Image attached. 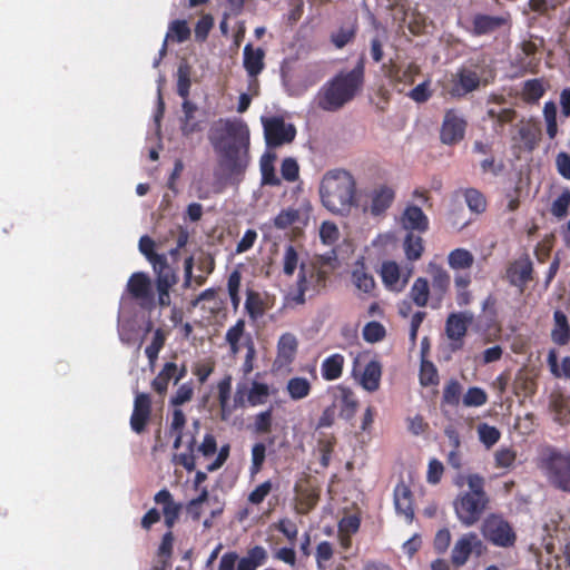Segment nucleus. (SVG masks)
I'll return each instance as SVG.
<instances>
[{"instance_id":"1","label":"nucleus","mask_w":570,"mask_h":570,"mask_svg":"<svg viewBox=\"0 0 570 570\" xmlns=\"http://www.w3.org/2000/svg\"><path fill=\"white\" fill-rule=\"evenodd\" d=\"M208 139L218 155L216 175L238 185L250 163L248 126L242 119H220L212 127Z\"/></svg>"},{"instance_id":"2","label":"nucleus","mask_w":570,"mask_h":570,"mask_svg":"<svg viewBox=\"0 0 570 570\" xmlns=\"http://www.w3.org/2000/svg\"><path fill=\"white\" fill-rule=\"evenodd\" d=\"M355 193L356 180L345 169L328 170L320 184L322 204L333 214L348 215L352 207L357 204Z\"/></svg>"},{"instance_id":"3","label":"nucleus","mask_w":570,"mask_h":570,"mask_svg":"<svg viewBox=\"0 0 570 570\" xmlns=\"http://www.w3.org/2000/svg\"><path fill=\"white\" fill-rule=\"evenodd\" d=\"M363 83V66L338 73L320 92L318 106L326 111H336L353 99Z\"/></svg>"},{"instance_id":"4","label":"nucleus","mask_w":570,"mask_h":570,"mask_svg":"<svg viewBox=\"0 0 570 570\" xmlns=\"http://www.w3.org/2000/svg\"><path fill=\"white\" fill-rule=\"evenodd\" d=\"M540 469L554 488L570 493V454L548 451L540 460Z\"/></svg>"},{"instance_id":"5","label":"nucleus","mask_w":570,"mask_h":570,"mask_svg":"<svg viewBox=\"0 0 570 570\" xmlns=\"http://www.w3.org/2000/svg\"><path fill=\"white\" fill-rule=\"evenodd\" d=\"M481 531L483 537L495 547L510 548L517 540L511 524L498 514L487 517Z\"/></svg>"},{"instance_id":"6","label":"nucleus","mask_w":570,"mask_h":570,"mask_svg":"<svg viewBox=\"0 0 570 570\" xmlns=\"http://www.w3.org/2000/svg\"><path fill=\"white\" fill-rule=\"evenodd\" d=\"M269 386L266 383L244 379L236 385L234 395V407H244L246 403L250 406L262 405L267 402Z\"/></svg>"},{"instance_id":"7","label":"nucleus","mask_w":570,"mask_h":570,"mask_svg":"<svg viewBox=\"0 0 570 570\" xmlns=\"http://www.w3.org/2000/svg\"><path fill=\"white\" fill-rule=\"evenodd\" d=\"M157 274L158 304L161 307L170 305L169 289L177 283L173 268L167 263L164 254H156L148 261Z\"/></svg>"},{"instance_id":"8","label":"nucleus","mask_w":570,"mask_h":570,"mask_svg":"<svg viewBox=\"0 0 570 570\" xmlns=\"http://www.w3.org/2000/svg\"><path fill=\"white\" fill-rule=\"evenodd\" d=\"M488 502L489 498L462 493L454 501L455 514L465 527H471L479 521Z\"/></svg>"},{"instance_id":"9","label":"nucleus","mask_w":570,"mask_h":570,"mask_svg":"<svg viewBox=\"0 0 570 570\" xmlns=\"http://www.w3.org/2000/svg\"><path fill=\"white\" fill-rule=\"evenodd\" d=\"M262 124L265 140L269 147L289 144L296 136L294 125L286 122L282 117H262Z\"/></svg>"},{"instance_id":"10","label":"nucleus","mask_w":570,"mask_h":570,"mask_svg":"<svg viewBox=\"0 0 570 570\" xmlns=\"http://www.w3.org/2000/svg\"><path fill=\"white\" fill-rule=\"evenodd\" d=\"M380 273L382 282L389 291L401 293L409 283L413 273V267H402L393 261H386L382 263Z\"/></svg>"},{"instance_id":"11","label":"nucleus","mask_w":570,"mask_h":570,"mask_svg":"<svg viewBox=\"0 0 570 570\" xmlns=\"http://www.w3.org/2000/svg\"><path fill=\"white\" fill-rule=\"evenodd\" d=\"M466 120L455 109H449L444 114L440 138L445 145H455L464 138Z\"/></svg>"},{"instance_id":"12","label":"nucleus","mask_w":570,"mask_h":570,"mask_svg":"<svg viewBox=\"0 0 570 570\" xmlns=\"http://www.w3.org/2000/svg\"><path fill=\"white\" fill-rule=\"evenodd\" d=\"M127 289L129 294L138 302L139 306L145 309H151L156 305L155 295L149 277L144 273H134L128 283Z\"/></svg>"},{"instance_id":"13","label":"nucleus","mask_w":570,"mask_h":570,"mask_svg":"<svg viewBox=\"0 0 570 570\" xmlns=\"http://www.w3.org/2000/svg\"><path fill=\"white\" fill-rule=\"evenodd\" d=\"M473 322V314L470 312L451 313L445 322V333L451 341V350L462 348L463 338L469 325Z\"/></svg>"},{"instance_id":"14","label":"nucleus","mask_w":570,"mask_h":570,"mask_svg":"<svg viewBox=\"0 0 570 570\" xmlns=\"http://www.w3.org/2000/svg\"><path fill=\"white\" fill-rule=\"evenodd\" d=\"M368 200L364 204L358 203L363 213H370L372 216L384 214L394 200V190L385 185L373 188L367 194Z\"/></svg>"},{"instance_id":"15","label":"nucleus","mask_w":570,"mask_h":570,"mask_svg":"<svg viewBox=\"0 0 570 570\" xmlns=\"http://www.w3.org/2000/svg\"><path fill=\"white\" fill-rule=\"evenodd\" d=\"M482 83L479 73L470 68L462 67L452 75L449 95L453 98H461L475 91Z\"/></svg>"},{"instance_id":"16","label":"nucleus","mask_w":570,"mask_h":570,"mask_svg":"<svg viewBox=\"0 0 570 570\" xmlns=\"http://www.w3.org/2000/svg\"><path fill=\"white\" fill-rule=\"evenodd\" d=\"M483 543L474 532L463 534L454 544L451 553V560L456 567L465 564L470 554L475 552L481 554Z\"/></svg>"},{"instance_id":"17","label":"nucleus","mask_w":570,"mask_h":570,"mask_svg":"<svg viewBox=\"0 0 570 570\" xmlns=\"http://www.w3.org/2000/svg\"><path fill=\"white\" fill-rule=\"evenodd\" d=\"M386 78L394 85L399 91H403L406 86L414 82L415 77L420 73V67L410 62L406 65L390 63L383 66Z\"/></svg>"},{"instance_id":"18","label":"nucleus","mask_w":570,"mask_h":570,"mask_svg":"<svg viewBox=\"0 0 570 570\" xmlns=\"http://www.w3.org/2000/svg\"><path fill=\"white\" fill-rule=\"evenodd\" d=\"M429 273L432 278L431 307L438 309L450 288L451 278L444 268L432 263L429 264Z\"/></svg>"},{"instance_id":"19","label":"nucleus","mask_w":570,"mask_h":570,"mask_svg":"<svg viewBox=\"0 0 570 570\" xmlns=\"http://www.w3.org/2000/svg\"><path fill=\"white\" fill-rule=\"evenodd\" d=\"M187 374V367L185 364L177 365L174 362H167L164 364L160 372L151 382V387L159 395H164L167 390L170 381H174L177 384L180 380H183Z\"/></svg>"},{"instance_id":"20","label":"nucleus","mask_w":570,"mask_h":570,"mask_svg":"<svg viewBox=\"0 0 570 570\" xmlns=\"http://www.w3.org/2000/svg\"><path fill=\"white\" fill-rule=\"evenodd\" d=\"M327 273L315 264L301 263L297 282L307 292H317L325 286Z\"/></svg>"},{"instance_id":"21","label":"nucleus","mask_w":570,"mask_h":570,"mask_svg":"<svg viewBox=\"0 0 570 570\" xmlns=\"http://www.w3.org/2000/svg\"><path fill=\"white\" fill-rule=\"evenodd\" d=\"M245 321L238 320L235 325L229 327L225 334V342L229 346L232 355H237L243 347L248 351V346H255L252 335L245 330Z\"/></svg>"},{"instance_id":"22","label":"nucleus","mask_w":570,"mask_h":570,"mask_svg":"<svg viewBox=\"0 0 570 570\" xmlns=\"http://www.w3.org/2000/svg\"><path fill=\"white\" fill-rule=\"evenodd\" d=\"M151 412V400L146 393L136 392L134 410L130 417V426L136 433H141L149 420Z\"/></svg>"},{"instance_id":"23","label":"nucleus","mask_w":570,"mask_h":570,"mask_svg":"<svg viewBox=\"0 0 570 570\" xmlns=\"http://www.w3.org/2000/svg\"><path fill=\"white\" fill-rule=\"evenodd\" d=\"M532 262L528 256H522L510 264L505 277L513 286L523 288L532 278Z\"/></svg>"},{"instance_id":"24","label":"nucleus","mask_w":570,"mask_h":570,"mask_svg":"<svg viewBox=\"0 0 570 570\" xmlns=\"http://www.w3.org/2000/svg\"><path fill=\"white\" fill-rule=\"evenodd\" d=\"M351 279L356 289L365 295H372L375 289V279L365 266L364 258H358L352 266Z\"/></svg>"},{"instance_id":"25","label":"nucleus","mask_w":570,"mask_h":570,"mask_svg":"<svg viewBox=\"0 0 570 570\" xmlns=\"http://www.w3.org/2000/svg\"><path fill=\"white\" fill-rule=\"evenodd\" d=\"M309 213L307 209L286 208L279 212L274 218L275 227L285 229L294 226L299 229L308 224Z\"/></svg>"},{"instance_id":"26","label":"nucleus","mask_w":570,"mask_h":570,"mask_svg":"<svg viewBox=\"0 0 570 570\" xmlns=\"http://www.w3.org/2000/svg\"><path fill=\"white\" fill-rule=\"evenodd\" d=\"M394 505L396 512L403 515L406 521L411 522L413 520L412 492L403 482L399 483L394 489Z\"/></svg>"},{"instance_id":"27","label":"nucleus","mask_w":570,"mask_h":570,"mask_svg":"<svg viewBox=\"0 0 570 570\" xmlns=\"http://www.w3.org/2000/svg\"><path fill=\"white\" fill-rule=\"evenodd\" d=\"M265 51L261 48H253L250 43H247L243 52V65L245 70L250 77L259 75L264 67Z\"/></svg>"},{"instance_id":"28","label":"nucleus","mask_w":570,"mask_h":570,"mask_svg":"<svg viewBox=\"0 0 570 570\" xmlns=\"http://www.w3.org/2000/svg\"><path fill=\"white\" fill-rule=\"evenodd\" d=\"M298 342L294 334L284 333L277 342V362L281 365L289 364L297 353Z\"/></svg>"},{"instance_id":"29","label":"nucleus","mask_w":570,"mask_h":570,"mask_svg":"<svg viewBox=\"0 0 570 570\" xmlns=\"http://www.w3.org/2000/svg\"><path fill=\"white\" fill-rule=\"evenodd\" d=\"M402 226L405 229L424 232L428 229L429 219L423 210L417 206H409L402 216Z\"/></svg>"},{"instance_id":"30","label":"nucleus","mask_w":570,"mask_h":570,"mask_svg":"<svg viewBox=\"0 0 570 570\" xmlns=\"http://www.w3.org/2000/svg\"><path fill=\"white\" fill-rule=\"evenodd\" d=\"M345 358L335 353L327 356L321 365V374L325 381H335L342 376Z\"/></svg>"},{"instance_id":"31","label":"nucleus","mask_w":570,"mask_h":570,"mask_svg":"<svg viewBox=\"0 0 570 570\" xmlns=\"http://www.w3.org/2000/svg\"><path fill=\"white\" fill-rule=\"evenodd\" d=\"M340 403L341 416L350 420L356 412L357 400L354 393L345 386H337L335 392V402Z\"/></svg>"},{"instance_id":"32","label":"nucleus","mask_w":570,"mask_h":570,"mask_svg":"<svg viewBox=\"0 0 570 570\" xmlns=\"http://www.w3.org/2000/svg\"><path fill=\"white\" fill-rule=\"evenodd\" d=\"M409 296L417 307H425L429 303L431 304L429 281L424 277H417L410 288Z\"/></svg>"},{"instance_id":"33","label":"nucleus","mask_w":570,"mask_h":570,"mask_svg":"<svg viewBox=\"0 0 570 570\" xmlns=\"http://www.w3.org/2000/svg\"><path fill=\"white\" fill-rule=\"evenodd\" d=\"M553 328L551 331V340L558 345H566L570 340V325L567 315L561 311L553 314Z\"/></svg>"},{"instance_id":"34","label":"nucleus","mask_w":570,"mask_h":570,"mask_svg":"<svg viewBox=\"0 0 570 570\" xmlns=\"http://www.w3.org/2000/svg\"><path fill=\"white\" fill-rule=\"evenodd\" d=\"M190 36V29L187 26V22L185 20H174L170 22L168 27V31L166 33L164 43L160 49V56L166 55L167 50V42L169 40L176 41V42H184L186 41Z\"/></svg>"},{"instance_id":"35","label":"nucleus","mask_w":570,"mask_h":570,"mask_svg":"<svg viewBox=\"0 0 570 570\" xmlns=\"http://www.w3.org/2000/svg\"><path fill=\"white\" fill-rule=\"evenodd\" d=\"M382 368L377 361H371L366 364L360 383L362 387L368 392H374L380 386Z\"/></svg>"},{"instance_id":"36","label":"nucleus","mask_w":570,"mask_h":570,"mask_svg":"<svg viewBox=\"0 0 570 570\" xmlns=\"http://www.w3.org/2000/svg\"><path fill=\"white\" fill-rule=\"evenodd\" d=\"M503 17L478 14L473 19V32L474 35H487L505 23Z\"/></svg>"},{"instance_id":"37","label":"nucleus","mask_w":570,"mask_h":570,"mask_svg":"<svg viewBox=\"0 0 570 570\" xmlns=\"http://www.w3.org/2000/svg\"><path fill=\"white\" fill-rule=\"evenodd\" d=\"M275 154L265 153L259 160V168L262 173V184L277 186L281 184L279 178L275 175L274 161Z\"/></svg>"},{"instance_id":"38","label":"nucleus","mask_w":570,"mask_h":570,"mask_svg":"<svg viewBox=\"0 0 570 570\" xmlns=\"http://www.w3.org/2000/svg\"><path fill=\"white\" fill-rule=\"evenodd\" d=\"M286 391L292 400L298 401L308 396L311 392V383L305 377H292L287 382Z\"/></svg>"},{"instance_id":"39","label":"nucleus","mask_w":570,"mask_h":570,"mask_svg":"<svg viewBox=\"0 0 570 570\" xmlns=\"http://www.w3.org/2000/svg\"><path fill=\"white\" fill-rule=\"evenodd\" d=\"M307 291L299 286V283L296 282V285L293 287H289L283 298V308L284 309H295L298 306H302L305 304L306 298L305 294Z\"/></svg>"},{"instance_id":"40","label":"nucleus","mask_w":570,"mask_h":570,"mask_svg":"<svg viewBox=\"0 0 570 570\" xmlns=\"http://www.w3.org/2000/svg\"><path fill=\"white\" fill-rule=\"evenodd\" d=\"M448 263L453 269H468L474 263L473 255L464 248H456L450 252Z\"/></svg>"},{"instance_id":"41","label":"nucleus","mask_w":570,"mask_h":570,"mask_svg":"<svg viewBox=\"0 0 570 570\" xmlns=\"http://www.w3.org/2000/svg\"><path fill=\"white\" fill-rule=\"evenodd\" d=\"M245 309L253 321H256L264 315V302L258 293L253 291L247 292Z\"/></svg>"},{"instance_id":"42","label":"nucleus","mask_w":570,"mask_h":570,"mask_svg":"<svg viewBox=\"0 0 570 570\" xmlns=\"http://www.w3.org/2000/svg\"><path fill=\"white\" fill-rule=\"evenodd\" d=\"M190 89V66L187 62H180L177 69V92L186 99Z\"/></svg>"},{"instance_id":"43","label":"nucleus","mask_w":570,"mask_h":570,"mask_svg":"<svg viewBox=\"0 0 570 570\" xmlns=\"http://www.w3.org/2000/svg\"><path fill=\"white\" fill-rule=\"evenodd\" d=\"M476 431L480 442L487 449L493 446L500 440L501 436V433L497 428L491 426L487 423H480L476 428Z\"/></svg>"},{"instance_id":"44","label":"nucleus","mask_w":570,"mask_h":570,"mask_svg":"<svg viewBox=\"0 0 570 570\" xmlns=\"http://www.w3.org/2000/svg\"><path fill=\"white\" fill-rule=\"evenodd\" d=\"M195 444L196 439L194 435H191L187 443V451L175 454L173 459L174 463L184 466L187 471H193L195 469Z\"/></svg>"},{"instance_id":"45","label":"nucleus","mask_w":570,"mask_h":570,"mask_svg":"<svg viewBox=\"0 0 570 570\" xmlns=\"http://www.w3.org/2000/svg\"><path fill=\"white\" fill-rule=\"evenodd\" d=\"M404 252L409 261H417L423 253L422 238L413 234H409L404 240Z\"/></svg>"},{"instance_id":"46","label":"nucleus","mask_w":570,"mask_h":570,"mask_svg":"<svg viewBox=\"0 0 570 570\" xmlns=\"http://www.w3.org/2000/svg\"><path fill=\"white\" fill-rule=\"evenodd\" d=\"M464 198H465V203L471 212H473L475 214H480L485 210V207H487L485 198L479 190H476L474 188L466 189L464 191Z\"/></svg>"},{"instance_id":"47","label":"nucleus","mask_w":570,"mask_h":570,"mask_svg":"<svg viewBox=\"0 0 570 570\" xmlns=\"http://www.w3.org/2000/svg\"><path fill=\"white\" fill-rule=\"evenodd\" d=\"M355 32L356 28L353 23L342 26L340 29L332 33V42L336 48H343L354 38Z\"/></svg>"},{"instance_id":"48","label":"nucleus","mask_w":570,"mask_h":570,"mask_svg":"<svg viewBox=\"0 0 570 570\" xmlns=\"http://www.w3.org/2000/svg\"><path fill=\"white\" fill-rule=\"evenodd\" d=\"M266 458V446L264 443H255L252 448V464L249 472L252 476H255L263 468Z\"/></svg>"},{"instance_id":"49","label":"nucleus","mask_w":570,"mask_h":570,"mask_svg":"<svg viewBox=\"0 0 570 570\" xmlns=\"http://www.w3.org/2000/svg\"><path fill=\"white\" fill-rule=\"evenodd\" d=\"M488 401V395L485 393L484 390H482L481 387H476V386H473V387H470L466 393L464 394L463 396V404L465 406H482L487 403Z\"/></svg>"},{"instance_id":"50","label":"nucleus","mask_w":570,"mask_h":570,"mask_svg":"<svg viewBox=\"0 0 570 570\" xmlns=\"http://www.w3.org/2000/svg\"><path fill=\"white\" fill-rule=\"evenodd\" d=\"M548 364L552 374L556 376H566L570 379V356H567L561 362V367L558 366V357L554 351H550L548 354Z\"/></svg>"},{"instance_id":"51","label":"nucleus","mask_w":570,"mask_h":570,"mask_svg":"<svg viewBox=\"0 0 570 570\" xmlns=\"http://www.w3.org/2000/svg\"><path fill=\"white\" fill-rule=\"evenodd\" d=\"M298 265V254L295 248L289 245L285 248L283 255V272L287 276H292Z\"/></svg>"},{"instance_id":"52","label":"nucleus","mask_w":570,"mask_h":570,"mask_svg":"<svg viewBox=\"0 0 570 570\" xmlns=\"http://www.w3.org/2000/svg\"><path fill=\"white\" fill-rule=\"evenodd\" d=\"M194 395V386L191 382L181 384L170 399V403L175 406L183 405L191 400Z\"/></svg>"},{"instance_id":"53","label":"nucleus","mask_w":570,"mask_h":570,"mask_svg":"<svg viewBox=\"0 0 570 570\" xmlns=\"http://www.w3.org/2000/svg\"><path fill=\"white\" fill-rule=\"evenodd\" d=\"M570 205V190L564 189L558 198L552 203L551 213L558 218H562L567 215L568 207Z\"/></svg>"},{"instance_id":"54","label":"nucleus","mask_w":570,"mask_h":570,"mask_svg":"<svg viewBox=\"0 0 570 570\" xmlns=\"http://www.w3.org/2000/svg\"><path fill=\"white\" fill-rule=\"evenodd\" d=\"M340 236L337 226L332 222H324L320 228V237L323 244L333 245Z\"/></svg>"},{"instance_id":"55","label":"nucleus","mask_w":570,"mask_h":570,"mask_svg":"<svg viewBox=\"0 0 570 570\" xmlns=\"http://www.w3.org/2000/svg\"><path fill=\"white\" fill-rule=\"evenodd\" d=\"M385 335V328L377 322H370L363 330V337L366 342L375 343L381 341Z\"/></svg>"},{"instance_id":"56","label":"nucleus","mask_w":570,"mask_h":570,"mask_svg":"<svg viewBox=\"0 0 570 570\" xmlns=\"http://www.w3.org/2000/svg\"><path fill=\"white\" fill-rule=\"evenodd\" d=\"M461 390V384L458 381H450L443 390V401L450 405H458Z\"/></svg>"},{"instance_id":"57","label":"nucleus","mask_w":570,"mask_h":570,"mask_svg":"<svg viewBox=\"0 0 570 570\" xmlns=\"http://www.w3.org/2000/svg\"><path fill=\"white\" fill-rule=\"evenodd\" d=\"M469 491L468 494H473L480 498H488L484 491V479L479 474H470L466 478Z\"/></svg>"},{"instance_id":"58","label":"nucleus","mask_w":570,"mask_h":570,"mask_svg":"<svg viewBox=\"0 0 570 570\" xmlns=\"http://www.w3.org/2000/svg\"><path fill=\"white\" fill-rule=\"evenodd\" d=\"M299 167L294 158H285L281 166L282 177L287 181H295L298 177Z\"/></svg>"},{"instance_id":"59","label":"nucleus","mask_w":570,"mask_h":570,"mask_svg":"<svg viewBox=\"0 0 570 570\" xmlns=\"http://www.w3.org/2000/svg\"><path fill=\"white\" fill-rule=\"evenodd\" d=\"M272 488L273 485L271 481L263 482L249 493L248 501L252 504L262 503L265 500V498L271 493Z\"/></svg>"},{"instance_id":"60","label":"nucleus","mask_w":570,"mask_h":570,"mask_svg":"<svg viewBox=\"0 0 570 570\" xmlns=\"http://www.w3.org/2000/svg\"><path fill=\"white\" fill-rule=\"evenodd\" d=\"M409 97L419 104L428 101L431 97L430 81L426 80L419 83L409 92Z\"/></svg>"},{"instance_id":"61","label":"nucleus","mask_w":570,"mask_h":570,"mask_svg":"<svg viewBox=\"0 0 570 570\" xmlns=\"http://www.w3.org/2000/svg\"><path fill=\"white\" fill-rule=\"evenodd\" d=\"M255 431L258 433H267L272 428V410L258 413L254 421Z\"/></svg>"},{"instance_id":"62","label":"nucleus","mask_w":570,"mask_h":570,"mask_svg":"<svg viewBox=\"0 0 570 570\" xmlns=\"http://www.w3.org/2000/svg\"><path fill=\"white\" fill-rule=\"evenodd\" d=\"M544 92L543 85L538 79L528 80L524 83V95L530 100H538Z\"/></svg>"},{"instance_id":"63","label":"nucleus","mask_w":570,"mask_h":570,"mask_svg":"<svg viewBox=\"0 0 570 570\" xmlns=\"http://www.w3.org/2000/svg\"><path fill=\"white\" fill-rule=\"evenodd\" d=\"M420 379L423 385L435 384L438 382V373L432 363H422Z\"/></svg>"},{"instance_id":"64","label":"nucleus","mask_w":570,"mask_h":570,"mask_svg":"<svg viewBox=\"0 0 570 570\" xmlns=\"http://www.w3.org/2000/svg\"><path fill=\"white\" fill-rule=\"evenodd\" d=\"M556 165L558 173L566 179H570V156L562 151L557 155Z\"/></svg>"}]
</instances>
